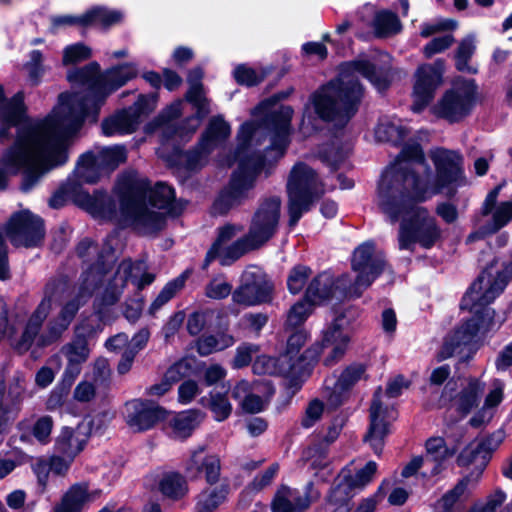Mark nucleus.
<instances>
[{"label":"nucleus","mask_w":512,"mask_h":512,"mask_svg":"<svg viewBox=\"0 0 512 512\" xmlns=\"http://www.w3.org/2000/svg\"><path fill=\"white\" fill-rule=\"evenodd\" d=\"M436 173L425 162L417 143H406L396 161L382 174L377 203L392 223L401 220L398 246L414 250L415 244L431 248L439 240L441 230L436 219L417 203L447 189L452 197L456 188L466 184L461 156L450 150L436 148L430 152Z\"/></svg>","instance_id":"f257e3e1"},{"label":"nucleus","mask_w":512,"mask_h":512,"mask_svg":"<svg viewBox=\"0 0 512 512\" xmlns=\"http://www.w3.org/2000/svg\"><path fill=\"white\" fill-rule=\"evenodd\" d=\"M11 144L1 154L3 168L15 173L31 174L24 190L52 167L64 164L68 155L61 144L58 115L54 109L44 118L32 119L26 114L21 93L5 99L0 86V144Z\"/></svg>","instance_id":"f03ea898"},{"label":"nucleus","mask_w":512,"mask_h":512,"mask_svg":"<svg viewBox=\"0 0 512 512\" xmlns=\"http://www.w3.org/2000/svg\"><path fill=\"white\" fill-rule=\"evenodd\" d=\"M114 240V237L108 238L104 253L99 256L97 263L85 272L78 296L67 301L57 316L52 318L48 322L46 329L40 333L43 323L50 314L54 303V292L49 287L46 289L45 296L28 318L22 336L18 341L12 343L19 353L28 351L34 342L39 347H44L60 339L64 331L71 324L80 306L98 285L106 283L103 302L106 305H112L118 301L123 288L129 280L140 289L153 282L154 275L145 272V263L142 261L132 263L129 260H125L120 263L112 278L108 276V267L114 262L111 244Z\"/></svg>","instance_id":"7ed1b4c3"},{"label":"nucleus","mask_w":512,"mask_h":512,"mask_svg":"<svg viewBox=\"0 0 512 512\" xmlns=\"http://www.w3.org/2000/svg\"><path fill=\"white\" fill-rule=\"evenodd\" d=\"M253 114L261 117V121L242 125L238 134L240 143L235 155L238 169L233 173L228 186L214 201V214H226L248 199L266 158L254 150L263 136L269 137V152L276 151L277 155H282L289 143L290 122L294 114L292 107L277 106L274 101L267 100L255 108Z\"/></svg>","instance_id":"20e7f679"},{"label":"nucleus","mask_w":512,"mask_h":512,"mask_svg":"<svg viewBox=\"0 0 512 512\" xmlns=\"http://www.w3.org/2000/svg\"><path fill=\"white\" fill-rule=\"evenodd\" d=\"M136 74L137 67L133 63H126L101 73L100 66L96 62L68 73V80L71 83L86 86L87 92L85 94L62 93L59 95L58 104L54 107V114L58 115L61 144L65 152H67L68 138L82 127L84 121L95 122L107 97L133 79Z\"/></svg>","instance_id":"39448f33"},{"label":"nucleus","mask_w":512,"mask_h":512,"mask_svg":"<svg viewBox=\"0 0 512 512\" xmlns=\"http://www.w3.org/2000/svg\"><path fill=\"white\" fill-rule=\"evenodd\" d=\"M356 74L368 79L378 91L388 87V80L369 60L361 58L341 66L340 78L320 87L305 104L300 130L307 135L317 129V119L344 125L355 114L362 97V87Z\"/></svg>","instance_id":"423d86ee"},{"label":"nucleus","mask_w":512,"mask_h":512,"mask_svg":"<svg viewBox=\"0 0 512 512\" xmlns=\"http://www.w3.org/2000/svg\"><path fill=\"white\" fill-rule=\"evenodd\" d=\"M512 277V263L493 261L464 295L461 308L472 316L449 335L441 351L442 358L461 352V347L471 344L478 334H484L499 324L489 304L503 292Z\"/></svg>","instance_id":"0eeeda50"},{"label":"nucleus","mask_w":512,"mask_h":512,"mask_svg":"<svg viewBox=\"0 0 512 512\" xmlns=\"http://www.w3.org/2000/svg\"><path fill=\"white\" fill-rule=\"evenodd\" d=\"M148 188L146 179L135 171L122 175L117 184L121 221L144 234L163 227L164 213L160 210L167 209L174 199L173 189L166 184Z\"/></svg>","instance_id":"6e6552de"},{"label":"nucleus","mask_w":512,"mask_h":512,"mask_svg":"<svg viewBox=\"0 0 512 512\" xmlns=\"http://www.w3.org/2000/svg\"><path fill=\"white\" fill-rule=\"evenodd\" d=\"M351 267L355 273L335 278L330 272L318 274L307 287V301L316 305L337 296L358 298L387 269L383 252L371 241L359 245L353 253Z\"/></svg>","instance_id":"1a4fd4ad"},{"label":"nucleus","mask_w":512,"mask_h":512,"mask_svg":"<svg viewBox=\"0 0 512 512\" xmlns=\"http://www.w3.org/2000/svg\"><path fill=\"white\" fill-rule=\"evenodd\" d=\"M307 337L304 330H297L289 336L285 353L278 359L281 373L295 375L302 372L318 358L320 348L325 353L326 366L338 362L344 356L350 342L349 322L345 315H338L324 331L322 344L300 353Z\"/></svg>","instance_id":"9d476101"},{"label":"nucleus","mask_w":512,"mask_h":512,"mask_svg":"<svg viewBox=\"0 0 512 512\" xmlns=\"http://www.w3.org/2000/svg\"><path fill=\"white\" fill-rule=\"evenodd\" d=\"M287 193L289 225L293 227L313 202L325 193V189L311 167L297 163L290 172Z\"/></svg>","instance_id":"9b49d317"},{"label":"nucleus","mask_w":512,"mask_h":512,"mask_svg":"<svg viewBox=\"0 0 512 512\" xmlns=\"http://www.w3.org/2000/svg\"><path fill=\"white\" fill-rule=\"evenodd\" d=\"M408 386V381L402 376H397L388 382L385 393L381 388L374 393L370 407V427L365 440L369 442L376 454L382 450L384 437L388 434L389 422L396 418L393 407L385 403L384 398L398 397Z\"/></svg>","instance_id":"f8f14e48"},{"label":"nucleus","mask_w":512,"mask_h":512,"mask_svg":"<svg viewBox=\"0 0 512 512\" xmlns=\"http://www.w3.org/2000/svg\"><path fill=\"white\" fill-rule=\"evenodd\" d=\"M476 102V85L473 80L457 79L452 87L432 108L433 113L449 122L466 117Z\"/></svg>","instance_id":"ddd939ff"},{"label":"nucleus","mask_w":512,"mask_h":512,"mask_svg":"<svg viewBox=\"0 0 512 512\" xmlns=\"http://www.w3.org/2000/svg\"><path fill=\"white\" fill-rule=\"evenodd\" d=\"M377 472V464L374 461L367 462L362 468L351 473L349 468L341 471L332 488L328 502L334 507L333 512H349L348 501L354 496L355 491L361 490L371 483Z\"/></svg>","instance_id":"4468645a"},{"label":"nucleus","mask_w":512,"mask_h":512,"mask_svg":"<svg viewBox=\"0 0 512 512\" xmlns=\"http://www.w3.org/2000/svg\"><path fill=\"white\" fill-rule=\"evenodd\" d=\"M426 454L414 457L402 470L403 477H410L420 470L423 478L429 479L445 471L450 459L455 454L454 448H449L441 437H431L426 441Z\"/></svg>","instance_id":"2eb2a0df"},{"label":"nucleus","mask_w":512,"mask_h":512,"mask_svg":"<svg viewBox=\"0 0 512 512\" xmlns=\"http://www.w3.org/2000/svg\"><path fill=\"white\" fill-rule=\"evenodd\" d=\"M243 231L240 225L227 224L219 229L218 237L206 255V263L217 259L221 265L228 266L238 260L248 251L258 248L249 236L231 240Z\"/></svg>","instance_id":"dca6fc26"},{"label":"nucleus","mask_w":512,"mask_h":512,"mask_svg":"<svg viewBox=\"0 0 512 512\" xmlns=\"http://www.w3.org/2000/svg\"><path fill=\"white\" fill-rule=\"evenodd\" d=\"M157 95H141L135 104L105 118L101 124L106 136L131 134L139 127L141 116L151 113L157 106Z\"/></svg>","instance_id":"f3484780"},{"label":"nucleus","mask_w":512,"mask_h":512,"mask_svg":"<svg viewBox=\"0 0 512 512\" xmlns=\"http://www.w3.org/2000/svg\"><path fill=\"white\" fill-rule=\"evenodd\" d=\"M230 126L222 117H213L206 128L197 148L186 155V165L196 171L208 162L209 155L222 147L230 136Z\"/></svg>","instance_id":"a211bd4d"},{"label":"nucleus","mask_w":512,"mask_h":512,"mask_svg":"<svg viewBox=\"0 0 512 512\" xmlns=\"http://www.w3.org/2000/svg\"><path fill=\"white\" fill-rule=\"evenodd\" d=\"M272 284L264 272L255 266L248 267L241 276L240 286L232 293L235 303L254 306L271 299Z\"/></svg>","instance_id":"6ab92c4d"},{"label":"nucleus","mask_w":512,"mask_h":512,"mask_svg":"<svg viewBox=\"0 0 512 512\" xmlns=\"http://www.w3.org/2000/svg\"><path fill=\"white\" fill-rule=\"evenodd\" d=\"M281 211V200L273 196L264 199L258 206L249 229V239L259 247L266 243L276 232Z\"/></svg>","instance_id":"aec40b11"},{"label":"nucleus","mask_w":512,"mask_h":512,"mask_svg":"<svg viewBox=\"0 0 512 512\" xmlns=\"http://www.w3.org/2000/svg\"><path fill=\"white\" fill-rule=\"evenodd\" d=\"M444 70L445 64L442 60L418 67L412 94L414 112H420L430 103L435 90L442 84Z\"/></svg>","instance_id":"412c9836"},{"label":"nucleus","mask_w":512,"mask_h":512,"mask_svg":"<svg viewBox=\"0 0 512 512\" xmlns=\"http://www.w3.org/2000/svg\"><path fill=\"white\" fill-rule=\"evenodd\" d=\"M6 233L16 246H37L44 237L43 223L39 217L29 211H22L10 218Z\"/></svg>","instance_id":"4be33fe9"},{"label":"nucleus","mask_w":512,"mask_h":512,"mask_svg":"<svg viewBox=\"0 0 512 512\" xmlns=\"http://www.w3.org/2000/svg\"><path fill=\"white\" fill-rule=\"evenodd\" d=\"M186 474L196 478L204 474L209 485H215L221 481V461L218 455L206 453V446L199 445L190 451L189 457L184 462Z\"/></svg>","instance_id":"5701e85b"},{"label":"nucleus","mask_w":512,"mask_h":512,"mask_svg":"<svg viewBox=\"0 0 512 512\" xmlns=\"http://www.w3.org/2000/svg\"><path fill=\"white\" fill-rule=\"evenodd\" d=\"M168 412L160 406L141 399L126 402L124 416L127 425L134 431H146L158 421L166 419Z\"/></svg>","instance_id":"b1692460"},{"label":"nucleus","mask_w":512,"mask_h":512,"mask_svg":"<svg viewBox=\"0 0 512 512\" xmlns=\"http://www.w3.org/2000/svg\"><path fill=\"white\" fill-rule=\"evenodd\" d=\"M319 496V491L314 488L312 483H309L302 491L282 486L274 497L272 510L273 512H303Z\"/></svg>","instance_id":"393cba45"},{"label":"nucleus","mask_w":512,"mask_h":512,"mask_svg":"<svg viewBox=\"0 0 512 512\" xmlns=\"http://www.w3.org/2000/svg\"><path fill=\"white\" fill-rule=\"evenodd\" d=\"M501 186L491 190L482 205L483 215L491 214V220L481 230L483 234H492L505 227L512 220V197L497 203Z\"/></svg>","instance_id":"a878e982"},{"label":"nucleus","mask_w":512,"mask_h":512,"mask_svg":"<svg viewBox=\"0 0 512 512\" xmlns=\"http://www.w3.org/2000/svg\"><path fill=\"white\" fill-rule=\"evenodd\" d=\"M203 77V72L200 68L193 69L188 77L190 89L187 92L186 99L196 109V115L187 120V128L181 129L180 136L194 133L200 125L202 118L209 112L208 101L203 94L202 84L200 80Z\"/></svg>","instance_id":"bb28decb"},{"label":"nucleus","mask_w":512,"mask_h":512,"mask_svg":"<svg viewBox=\"0 0 512 512\" xmlns=\"http://www.w3.org/2000/svg\"><path fill=\"white\" fill-rule=\"evenodd\" d=\"M455 386L454 382L449 381L444 388L442 399L443 401H451L452 406L465 415L478 404L484 391V383L478 379H469L462 386L461 391L453 396L452 392Z\"/></svg>","instance_id":"cd10ccee"},{"label":"nucleus","mask_w":512,"mask_h":512,"mask_svg":"<svg viewBox=\"0 0 512 512\" xmlns=\"http://www.w3.org/2000/svg\"><path fill=\"white\" fill-rule=\"evenodd\" d=\"M89 435L84 427V423H79L76 427L64 426L60 429L54 441L55 453L67 455L75 459L83 452Z\"/></svg>","instance_id":"c85d7f7f"},{"label":"nucleus","mask_w":512,"mask_h":512,"mask_svg":"<svg viewBox=\"0 0 512 512\" xmlns=\"http://www.w3.org/2000/svg\"><path fill=\"white\" fill-rule=\"evenodd\" d=\"M24 393L25 379L22 375H17L9 385L7 396L0 395V432L19 414Z\"/></svg>","instance_id":"c756f323"},{"label":"nucleus","mask_w":512,"mask_h":512,"mask_svg":"<svg viewBox=\"0 0 512 512\" xmlns=\"http://www.w3.org/2000/svg\"><path fill=\"white\" fill-rule=\"evenodd\" d=\"M167 430L175 439L184 440L191 436L203 421L204 414L199 410H186L176 414H167Z\"/></svg>","instance_id":"7c9ffc66"},{"label":"nucleus","mask_w":512,"mask_h":512,"mask_svg":"<svg viewBox=\"0 0 512 512\" xmlns=\"http://www.w3.org/2000/svg\"><path fill=\"white\" fill-rule=\"evenodd\" d=\"M365 372L366 367L361 363H354L346 367L334 384L329 398L330 402L334 405L341 404L353 386L365 376Z\"/></svg>","instance_id":"2f4dec72"},{"label":"nucleus","mask_w":512,"mask_h":512,"mask_svg":"<svg viewBox=\"0 0 512 512\" xmlns=\"http://www.w3.org/2000/svg\"><path fill=\"white\" fill-rule=\"evenodd\" d=\"M489 460V453L482 442L474 440L461 451L457 463L459 466H475V471L468 476H471L472 482L476 484Z\"/></svg>","instance_id":"473e14b6"},{"label":"nucleus","mask_w":512,"mask_h":512,"mask_svg":"<svg viewBox=\"0 0 512 512\" xmlns=\"http://www.w3.org/2000/svg\"><path fill=\"white\" fill-rule=\"evenodd\" d=\"M100 491H89L87 485H73L63 496L54 512H81L88 504L96 500Z\"/></svg>","instance_id":"72a5a7b5"},{"label":"nucleus","mask_w":512,"mask_h":512,"mask_svg":"<svg viewBox=\"0 0 512 512\" xmlns=\"http://www.w3.org/2000/svg\"><path fill=\"white\" fill-rule=\"evenodd\" d=\"M229 492L230 486L228 481L209 485L198 495L195 512H213L225 502Z\"/></svg>","instance_id":"f704fd0d"},{"label":"nucleus","mask_w":512,"mask_h":512,"mask_svg":"<svg viewBox=\"0 0 512 512\" xmlns=\"http://www.w3.org/2000/svg\"><path fill=\"white\" fill-rule=\"evenodd\" d=\"M503 390L504 383L500 380H494L492 388L485 398L483 407L470 419V424L473 427H479L492 419L494 408L503 400Z\"/></svg>","instance_id":"c9c22d12"},{"label":"nucleus","mask_w":512,"mask_h":512,"mask_svg":"<svg viewBox=\"0 0 512 512\" xmlns=\"http://www.w3.org/2000/svg\"><path fill=\"white\" fill-rule=\"evenodd\" d=\"M104 174L96 155L92 152H87L79 158L74 171L78 183H95Z\"/></svg>","instance_id":"e433bc0d"},{"label":"nucleus","mask_w":512,"mask_h":512,"mask_svg":"<svg viewBox=\"0 0 512 512\" xmlns=\"http://www.w3.org/2000/svg\"><path fill=\"white\" fill-rule=\"evenodd\" d=\"M475 486L476 484L472 482L471 476H465L460 479L452 489L445 492L442 497L437 500L436 504L454 512L457 504L467 499Z\"/></svg>","instance_id":"4c0bfd02"},{"label":"nucleus","mask_w":512,"mask_h":512,"mask_svg":"<svg viewBox=\"0 0 512 512\" xmlns=\"http://www.w3.org/2000/svg\"><path fill=\"white\" fill-rule=\"evenodd\" d=\"M406 135V129L398 118H381L375 128V138L379 142L399 144Z\"/></svg>","instance_id":"58836bf2"},{"label":"nucleus","mask_w":512,"mask_h":512,"mask_svg":"<svg viewBox=\"0 0 512 512\" xmlns=\"http://www.w3.org/2000/svg\"><path fill=\"white\" fill-rule=\"evenodd\" d=\"M123 18L124 14L122 11L103 6L93 7L85 12L86 26L99 25L103 28H108L120 23Z\"/></svg>","instance_id":"ea45409f"},{"label":"nucleus","mask_w":512,"mask_h":512,"mask_svg":"<svg viewBox=\"0 0 512 512\" xmlns=\"http://www.w3.org/2000/svg\"><path fill=\"white\" fill-rule=\"evenodd\" d=\"M234 342L233 336L227 333L203 335L197 340V351L201 356H207L232 346Z\"/></svg>","instance_id":"a19ab883"},{"label":"nucleus","mask_w":512,"mask_h":512,"mask_svg":"<svg viewBox=\"0 0 512 512\" xmlns=\"http://www.w3.org/2000/svg\"><path fill=\"white\" fill-rule=\"evenodd\" d=\"M159 489L162 494L172 499L183 497L187 491L186 480L177 473H168L159 482Z\"/></svg>","instance_id":"79ce46f5"},{"label":"nucleus","mask_w":512,"mask_h":512,"mask_svg":"<svg viewBox=\"0 0 512 512\" xmlns=\"http://www.w3.org/2000/svg\"><path fill=\"white\" fill-rule=\"evenodd\" d=\"M375 33L379 37H388L401 30V23L396 14L390 11H380L373 21Z\"/></svg>","instance_id":"37998d69"},{"label":"nucleus","mask_w":512,"mask_h":512,"mask_svg":"<svg viewBox=\"0 0 512 512\" xmlns=\"http://www.w3.org/2000/svg\"><path fill=\"white\" fill-rule=\"evenodd\" d=\"M95 155L105 174L126 160L125 148L118 145L103 148Z\"/></svg>","instance_id":"c03bdc74"},{"label":"nucleus","mask_w":512,"mask_h":512,"mask_svg":"<svg viewBox=\"0 0 512 512\" xmlns=\"http://www.w3.org/2000/svg\"><path fill=\"white\" fill-rule=\"evenodd\" d=\"M476 49V41L474 36H467L459 43V46L456 51L455 59H456V67L460 71H469L471 70L468 62L472 55L474 54Z\"/></svg>","instance_id":"a18cd8bd"},{"label":"nucleus","mask_w":512,"mask_h":512,"mask_svg":"<svg viewBox=\"0 0 512 512\" xmlns=\"http://www.w3.org/2000/svg\"><path fill=\"white\" fill-rule=\"evenodd\" d=\"M234 77L239 84L253 86L260 83L268 74L266 69H254L239 65L234 69Z\"/></svg>","instance_id":"49530a36"},{"label":"nucleus","mask_w":512,"mask_h":512,"mask_svg":"<svg viewBox=\"0 0 512 512\" xmlns=\"http://www.w3.org/2000/svg\"><path fill=\"white\" fill-rule=\"evenodd\" d=\"M313 305L306 298L293 305L287 314L286 326L297 328L302 325L311 314Z\"/></svg>","instance_id":"de8ad7c7"},{"label":"nucleus","mask_w":512,"mask_h":512,"mask_svg":"<svg viewBox=\"0 0 512 512\" xmlns=\"http://www.w3.org/2000/svg\"><path fill=\"white\" fill-rule=\"evenodd\" d=\"M184 278L179 277L168 284L161 290L159 295L153 301L149 308V313L154 315L163 305H165L170 299L174 297L177 291L184 286Z\"/></svg>","instance_id":"09e8293b"},{"label":"nucleus","mask_w":512,"mask_h":512,"mask_svg":"<svg viewBox=\"0 0 512 512\" xmlns=\"http://www.w3.org/2000/svg\"><path fill=\"white\" fill-rule=\"evenodd\" d=\"M232 292V285L223 276L211 279L205 286V295L214 300L228 297Z\"/></svg>","instance_id":"8fccbe9b"},{"label":"nucleus","mask_w":512,"mask_h":512,"mask_svg":"<svg viewBox=\"0 0 512 512\" xmlns=\"http://www.w3.org/2000/svg\"><path fill=\"white\" fill-rule=\"evenodd\" d=\"M62 351L68 362L77 363L80 365H82V363H84L89 356L87 343L84 339L81 338L64 346Z\"/></svg>","instance_id":"3c124183"},{"label":"nucleus","mask_w":512,"mask_h":512,"mask_svg":"<svg viewBox=\"0 0 512 512\" xmlns=\"http://www.w3.org/2000/svg\"><path fill=\"white\" fill-rule=\"evenodd\" d=\"M104 199V194L98 192L94 195H90L87 192L79 191L74 196L75 203L92 214L100 211L104 204Z\"/></svg>","instance_id":"603ef678"},{"label":"nucleus","mask_w":512,"mask_h":512,"mask_svg":"<svg viewBox=\"0 0 512 512\" xmlns=\"http://www.w3.org/2000/svg\"><path fill=\"white\" fill-rule=\"evenodd\" d=\"M54 421L51 416L44 415L39 417L32 427L33 437L41 444L50 442Z\"/></svg>","instance_id":"864d4df0"},{"label":"nucleus","mask_w":512,"mask_h":512,"mask_svg":"<svg viewBox=\"0 0 512 512\" xmlns=\"http://www.w3.org/2000/svg\"><path fill=\"white\" fill-rule=\"evenodd\" d=\"M91 56V49L83 43L68 45L63 50L62 62L64 65L75 64L88 59Z\"/></svg>","instance_id":"5fc2aeb1"},{"label":"nucleus","mask_w":512,"mask_h":512,"mask_svg":"<svg viewBox=\"0 0 512 512\" xmlns=\"http://www.w3.org/2000/svg\"><path fill=\"white\" fill-rule=\"evenodd\" d=\"M71 26H86L85 13L80 16L70 14L55 15L50 18L49 30L52 34Z\"/></svg>","instance_id":"6e6d98bb"},{"label":"nucleus","mask_w":512,"mask_h":512,"mask_svg":"<svg viewBox=\"0 0 512 512\" xmlns=\"http://www.w3.org/2000/svg\"><path fill=\"white\" fill-rule=\"evenodd\" d=\"M210 409L215 420L221 422L227 419L232 412V405L224 394H211Z\"/></svg>","instance_id":"4d7b16f0"},{"label":"nucleus","mask_w":512,"mask_h":512,"mask_svg":"<svg viewBox=\"0 0 512 512\" xmlns=\"http://www.w3.org/2000/svg\"><path fill=\"white\" fill-rule=\"evenodd\" d=\"M44 55L39 50H32L29 54V61L25 64L28 71L29 79L34 83H39L45 72L43 65Z\"/></svg>","instance_id":"13d9d810"},{"label":"nucleus","mask_w":512,"mask_h":512,"mask_svg":"<svg viewBox=\"0 0 512 512\" xmlns=\"http://www.w3.org/2000/svg\"><path fill=\"white\" fill-rule=\"evenodd\" d=\"M311 271L308 267L297 266L290 272L287 279V286L292 294L299 293L310 275Z\"/></svg>","instance_id":"bf43d9fd"},{"label":"nucleus","mask_w":512,"mask_h":512,"mask_svg":"<svg viewBox=\"0 0 512 512\" xmlns=\"http://www.w3.org/2000/svg\"><path fill=\"white\" fill-rule=\"evenodd\" d=\"M453 42L454 38L451 34H445L441 37L433 38L424 46L423 54L426 58H431L435 54L444 52L452 45Z\"/></svg>","instance_id":"052dcab7"},{"label":"nucleus","mask_w":512,"mask_h":512,"mask_svg":"<svg viewBox=\"0 0 512 512\" xmlns=\"http://www.w3.org/2000/svg\"><path fill=\"white\" fill-rule=\"evenodd\" d=\"M324 411V405L321 401L315 399L312 400L304 413V416L302 418V426L305 428H311L315 425L317 421L320 420L322 414Z\"/></svg>","instance_id":"680f3d73"},{"label":"nucleus","mask_w":512,"mask_h":512,"mask_svg":"<svg viewBox=\"0 0 512 512\" xmlns=\"http://www.w3.org/2000/svg\"><path fill=\"white\" fill-rule=\"evenodd\" d=\"M506 500V494L501 490H496L490 494L485 503L478 505L472 512H495ZM504 512H511L509 507H506Z\"/></svg>","instance_id":"e2e57ef3"},{"label":"nucleus","mask_w":512,"mask_h":512,"mask_svg":"<svg viewBox=\"0 0 512 512\" xmlns=\"http://www.w3.org/2000/svg\"><path fill=\"white\" fill-rule=\"evenodd\" d=\"M456 27L457 23L452 19H439L431 23H425L422 26L420 34L422 37L426 38L437 32L454 30Z\"/></svg>","instance_id":"0e129e2a"},{"label":"nucleus","mask_w":512,"mask_h":512,"mask_svg":"<svg viewBox=\"0 0 512 512\" xmlns=\"http://www.w3.org/2000/svg\"><path fill=\"white\" fill-rule=\"evenodd\" d=\"M273 392L274 391L269 388L268 395L263 398L252 391L246 400H243V406L241 408L247 413H259L264 409Z\"/></svg>","instance_id":"69168bd1"},{"label":"nucleus","mask_w":512,"mask_h":512,"mask_svg":"<svg viewBox=\"0 0 512 512\" xmlns=\"http://www.w3.org/2000/svg\"><path fill=\"white\" fill-rule=\"evenodd\" d=\"M75 459L55 453L49 459L50 470L56 475H66Z\"/></svg>","instance_id":"338daca9"},{"label":"nucleus","mask_w":512,"mask_h":512,"mask_svg":"<svg viewBox=\"0 0 512 512\" xmlns=\"http://www.w3.org/2000/svg\"><path fill=\"white\" fill-rule=\"evenodd\" d=\"M200 393L199 385L194 380H186L178 388V401L181 404H189Z\"/></svg>","instance_id":"774afa93"}]
</instances>
